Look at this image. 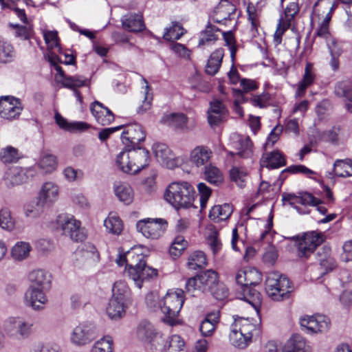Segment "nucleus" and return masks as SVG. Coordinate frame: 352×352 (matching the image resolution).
Masks as SVG:
<instances>
[{
  "label": "nucleus",
  "mask_w": 352,
  "mask_h": 352,
  "mask_svg": "<svg viewBox=\"0 0 352 352\" xmlns=\"http://www.w3.org/2000/svg\"><path fill=\"white\" fill-rule=\"evenodd\" d=\"M300 324L305 333L316 334L328 331L330 320L323 315L304 316L300 318Z\"/></svg>",
  "instance_id": "f8f14e48"
},
{
  "label": "nucleus",
  "mask_w": 352,
  "mask_h": 352,
  "mask_svg": "<svg viewBox=\"0 0 352 352\" xmlns=\"http://www.w3.org/2000/svg\"><path fill=\"white\" fill-rule=\"evenodd\" d=\"M260 324L259 318L258 321H254L253 319L249 318H234L229 335L232 344L239 349L246 348L252 342L253 337L259 335Z\"/></svg>",
  "instance_id": "f03ea898"
},
{
  "label": "nucleus",
  "mask_w": 352,
  "mask_h": 352,
  "mask_svg": "<svg viewBox=\"0 0 352 352\" xmlns=\"http://www.w3.org/2000/svg\"><path fill=\"white\" fill-rule=\"evenodd\" d=\"M299 12V6L297 2L289 3L285 8L283 14L279 19H283V22L291 25L292 20Z\"/></svg>",
  "instance_id": "052dcab7"
},
{
  "label": "nucleus",
  "mask_w": 352,
  "mask_h": 352,
  "mask_svg": "<svg viewBox=\"0 0 352 352\" xmlns=\"http://www.w3.org/2000/svg\"><path fill=\"white\" fill-rule=\"evenodd\" d=\"M197 189L200 196V207L201 210H204L206 208L207 202L212 195V190L202 182L198 184Z\"/></svg>",
  "instance_id": "69168bd1"
},
{
  "label": "nucleus",
  "mask_w": 352,
  "mask_h": 352,
  "mask_svg": "<svg viewBox=\"0 0 352 352\" xmlns=\"http://www.w3.org/2000/svg\"><path fill=\"white\" fill-rule=\"evenodd\" d=\"M232 213V208L230 204L214 206L210 210L208 217L214 222L219 223L230 218Z\"/></svg>",
  "instance_id": "c756f323"
},
{
  "label": "nucleus",
  "mask_w": 352,
  "mask_h": 352,
  "mask_svg": "<svg viewBox=\"0 0 352 352\" xmlns=\"http://www.w3.org/2000/svg\"><path fill=\"white\" fill-rule=\"evenodd\" d=\"M149 160V152L146 149L126 147L117 155L116 164L122 172L135 175L148 165Z\"/></svg>",
  "instance_id": "7ed1b4c3"
},
{
  "label": "nucleus",
  "mask_w": 352,
  "mask_h": 352,
  "mask_svg": "<svg viewBox=\"0 0 352 352\" xmlns=\"http://www.w3.org/2000/svg\"><path fill=\"white\" fill-rule=\"evenodd\" d=\"M90 111L96 122L101 125H108L114 120V115L111 111L98 101L91 104Z\"/></svg>",
  "instance_id": "b1692460"
},
{
  "label": "nucleus",
  "mask_w": 352,
  "mask_h": 352,
  "mask_svg": "<svg viewBox=\"0 0 352 352\" xmlns=\"http://www.w3.org/2000/svg\"><path fill=\"white\" fill-rule=\"evenodd\" d=\"M333 173L338 177L352 176V161L350 160H338L333 164Z\"/></svg>",
  "instance_id": "09e8293b"
},
{
  "label": "nucleus",
  "mask_w": 352,
  "mask_h": 352,
  "mask_svg": "<svg viewBox=\"0 0 352 352\" xmlns=\"http://www.w3.org/2000/svg\"><path fill=\"white\" fill-rule=\"evenodd\" d=\"M283 200L295 208L299 212L298 204L302 206H318L320 204L318 199L308 192H303L299 195L285 194L283 195Z\"/></svg>",
  "instance_id": "5701e85b"
},
{
  "label": "nucleus",
  "mask_w": 352,
  "mask_h": 352,
  "mask_svg": "<svg viewBox=\"0 0 352 352\" xmlns=\"http://www.w3.org/2000/svg\"><path fill=\"white\" fill-rule=\"evenodd\" d=\"M195 196L194 187L187 182L170 183L164 194L165 200L176 209L191 207Z\"/></svg>",
  "instance_id": "20e7f679"
},
{
  "label": "nucleus",
  "mask_w": 352,
  "mask_h": 352,
  "mask_svg": "<svg viewBox=\"0 0 352 352\" xmlns=\"http://www.w3.org/2000/svg\"><path fill=\"white\" fill-rule=\"evenodd\" d=\"M27 170L21 167H14L7 173L6 179L11 186H17L26 182L28 180Z\"/></svg>",
  "instance_id": "e433bc0d"
},
{
  "label": "nucleus",
  "mask_w": 352,
  "mask_h": 352,
  "mask_svg": "<svg viewBox=\"0 0 352 352\" xmlns=\"http://www.w3.org/2000/svg\"><path fill=\"white\" fill-rule=\"evenodd\" d=\"M25 25H12V26L16 30L15 34L17 37L27 40L33 33V27L30 22L25 23Z\"/></svg>",
  "instance_id": "0e129e2a"
},
{
  "label": "nucleus",
  "mask_w": 352,
  "mask_h": 352,
  "mask_svg": "<svg viewBox=\"0 0 352 352\" xmlns=\"http://www.w3.org/2000/svg\"><path fill=\"white\" fill-rule=\"evenodd\" d=\"M113 190L118 200L125 205H130L134 199V190L126 182L116 181L113 184Z\"/></svg>",
  "instance_id": "4be33fe9"
},
{
  "label": "nucleus",
  "mask_w": 352,
  "mask_h": 352,
  "mask_svg": "<svg viewBox=\"0 0 352 352\" xmlns=\"http://www.w3.org/2000/svg\"><path fill=\"white\" fill-rule=\"evenodd\" d=\"M204 179L211 184L219 186L223 182V175L215 165L210 163L204 168Z\"/></svg>",
  "instance_id": "473e14b6"
},
{
  "label": "nucleus",
  "mask_w": 352,
  "mask_h": 352,
  "mask_svg": "<svg viewBox=\"0 0 352 352\" xmlns=\"http://www.w3.org/2000/svg\"><path fill=\"white\" fill-rule=\"evenodd\" d=\"M231 144L237 152L236 154L243 158L251 157L253 153L252 143L248 136L234 133L230 136Z\"/></svg>",
  "instance_id": "aec40b11"
},
{
  "label": "nucleus",
  "mask_w": 352,
  "mask_h": 352,
  "mask_svg": "<svg viewBox=\"0 0 352 352\" xmlns=\"http://www.w3.org/2000/svg\"><path fill=\"white\" fill-rule=\"evenodd\" d=\"M329 248L324 247L321 251H318V256L321 267V274H324L333 270L336 263L334 258L331 256Z\"/></svg>",
  "instance_id": "7c9ffc66"
},
{
  "label": "nucleus",
  "mask_w": 352,
  "mask_h": 352,
  "mask_svg": "<svg viewBox=\"0 0 352 352\" xmlns=\"http://www.w3.org/2000/svg\"><path fill=\"white\" fill-rule=\"evenodd\" d=\"M335 93L336 95L351 100L352 96V85L349 81L339 82L335 87Z\"/></svg>",
  "instance_id": "338daca9"
},
{
  "label": "nucleus",
  "mask_w": 352,
  "mask_h": 352,
  "mask_svg": "<svg viewBox=\"0 0 352 352\" xmlns=\"http://www.w3.org/2000/svg\"><path fill=\"white\" fill-rule=\"evenodd\" d=\"M185 300L184 292L181 289H168L162 298V321L171 327L182 323L179 312Z\"/></svg>",
  "instance_id": "39448f33"
},
{
  "label": "nucleus",
  "mask_w": 352,
  "mask_h": 352,
  "mask_svg": "<svg viewBox=\"0 0 352 352\" xmlns=\"http://www.w3.org/2000/svg\"><path fill=\"white\" fill-rule=\"evenodd\" d=\"M125 301L111 297L106 309L109 317L114 320L121 318L125 313Z\"/></svg>",
  "instance_id": "72a5a7b5"
},
{
  "label": "nucleus",
  "mask_w": 352,
  "mask_h": 352,
  "mask_svg": "<svg viewBox=\"0 0 352 352\" xmlns=\"http://www.w3.org/2000/svg\"><path fill=\"white\" fill-rule=\"evenodd\" d=\"M14 57V51L12 45L0 37V61L4 63L11 62Z\"/></svg>",
  "instance_id": "864d4df0"
},
{
  "label": "nucleus",
  "mask_w": 352,
  "mask_h": 352,
  "mask_svg": "<svg viewBox=\"0 0 352 352\" xmlns=\"http://www.w3.org/2000/svg\"><path fill=\"white\" fill-rule=\"evenodd\" d=\"M0 227L6 230L11 231L15 227V221L8 209L0 210Z\"/></svg>",
  "instance_id": "680f3d73"
},
{
  "label": "nucleus",
  "mask_w": 352,
  "mask_h": 352,
  "mask_svg": "<svg viewBox=\"0 0 352 352\" xmlns=\"http://www.w3.org/2000/svg\"><path fill=\"white\" fill-rule=\"evenodd\" d=\"M126 274L138 288L144 281L157 277L158 273L155 268L146 265L145 255L140 247H135L127 252Z\"/></svg>",
  "instance_id": "f257e3e1"
},
{
  "label": "nucleus",
  "mask_w": 352,
  "mask_h": 352,
  "mask_svg": "<svg viewBox=\"0 0 352 352\" xmlns=\"http://www.w3.org/2000/svg\"><path fill=\"white\" fill-rule=\"evenodd\" d=\"M230 179L234 182L239 187H245L248 175L245 168L242 167H233L230 170Z\"/></svg>",
  "instance_id": "3c124183"
},
{
  "label": "nucleus",
  "mask_w": 352,
  "mask_h": 352,
  "mask_svg": "<svg viewBox=\"0 0 352 352\" xmlns=\"http://www.w3.org/2000/svg\"><path fill=\"white\" fill-rule=\"evenodd\" d=\"M162 123L176 129H184L186 126L188 118L182 113H173L164 115Z\"/></svg>",
  "instance_id": "4c0bfd02"
},
{
  "label": "nucleus",
  "mask_w": 352,
  "mask_h": 352,
  "mask_svg": "<svg viewBox=\"0 0 352 352\" xmlns=\"http://www.w3.org/2000/svg\"><path fill=\"white\" fill-rule=\"evenodd\" d=\"M19 158L18 150L12 146H8L0 152V160L4 164L16 162Z\"/></svg>",
  "instance_id": "13d9d810"
},
{
  "label": "nucleus",
  "mask_w": 352,
  "mask_h": 352,
  "mask_svg": "<svg viewBox=\"0 0 352 352\" xmlns=\"http://www.w3.org/2000/svg\"><path fill=\"white\" fill-rule=\"evenodd\" d=\"M243 292L244 300L250 304L255 309L256 314H258L262 301L261 294L250 286L243 288Z\"/></svg>",
  "instance_id": "37998d69"
},
{
  "label": "nucleus",
  "mask_w": 352,
  "mask_h": 352,
  "mask_svg": "<svg viewBox=\"0 0 352 352\" xmlns=\"http://www.w3.org/2000/svg\"><path fill=\"white\" fill-rule=\"evenodd\" d=\"M23 109V106L19 98L5 96L0 97V116L8 120L17 119Z\"/></svg>",
  "instance_id": "4468645a"
},
{
  "label": "nucleus",
  "mask_w": 352,
  "mask_h": 352,
  "mask_svg": "<svg viewBox=\"0 0 352 352\" xmlns=\"http://www.w3.org/2000/svg\"><path fill=\"white\" fill-rule=\"evenodd\" d=\"M281 352H311V348L302 336L294 334L285 343Z\"/></svg>",
  "instance_id": "bb28decb"
},
{
  "label": "nucleus",
  "mask_w": 352,
  "mask_h": 352,
  "mask_svg": "<svg viewBox=\"0 0 352 352\" xmlns=\"http://www.w3.org/2000/svg\"><path fill=\"white\" fill-rule=\"evenodd\" d=\"M90 352H113V340L110 336H104L91 346Z\"/></svg>",
  "instance_id": "8fccbe9b"
},
{
  "label": "nucleus",
  "mask_w": 352,
  "mask_h": 352,
  "mask_svg": "<svg viewBox=\"0 0 352 352\" xmlns=\"http://www.w3.org/2000/svg\"><path fill=\"white\" fill-rule=\"evenodd\" d=\"M58 186L53 182H46L41 187L38 199L40 204L51 206L58 200Z\"/></svg>",
  "instance_id": "412c9836"
},
{
  "label": "nucleus",
  "mask_w": 352,
  "mask_h": 352,
  "mask_svg": "<svg viewBox=\"0 0 352 352\" xmlns=\"http://www.w3.org/2000/svg\"><path fill=\"white\" fill-rule=\"evenodd\" d=\"M219 311H216L208 314L201 323L199 329L204 336H210L219 320Z\"/></svg>",
  "instance_id": "2f4dec72"
},
{
  "label": "nucleus",
  "mask_w": 352,
  "mask_h": 352,
  "mask_svg": "<svg viewBox=\"0 0 352 352\" xmlns=\"http://www.w3.org/2000/svg\"><path fill=\"white\" fill-rule=\"evenodd\" d=\"M329 52L331 54V59L329 65L333 71H337L339 69V56L341 54V50L337 47V43L335 41L332 42V45L329 46Z\"/></svg>",
  "instance_id": "e2e57ef3"
},
{
  "label": "nucleus",
  "mask_w": 352,
  "mask_h": 352,
  "mask_svg": "<svg viewBox=\"0 0 352 352\" xmlns=\"http://www.w3.org/2000/svg\"><path fill=\"white\" fill-rule=\"evenodd\" d=\"M29 287L49 290L51 287V275L46 271L41 269L34 270L28 275Z\"/></svg>",
  "instance_id": "a878e982"
},
{
  "label": "nucleus",
  "mask_w": 352,
  "mask_h": 352,
  "mask_svg": "<svg viewBox=\"0 0 352 352\" xmlns=\"http://www.w3.org/2000/svg\"><path fill=\"white\" fill-rule=\"evenodd\" d=\"M168 352H186V345L184 339L173 335L169 338L168 345H165Z\"/></svg>",
  "instance_id": "5fc2aeb1"
},
{
  "label": "nucleus",
  "mask_w": 352,
  "mask_h": 352,
  "mask_svg": "<svg viewBox=\"0 0 352 352\" xmlns=\"http://www.w3.org/2000/svg\"><path fill=\"white\" fill-rule=\"evenodd\" d=\"M219 29L212 25H208L206 29L201 33L198 46L211 45L218 39L217 32Z\"/></svg>",
  "instance_id": "49530a36"
},
{
  "label": "nucleus",
  "mask_w": 352,
  "mask_h": 352,
  "mask_svg": "<svg viewBox=\"0 0 352 352\" xmlns=\"http://www.w3.org/2000/svg\"><path fill=\"white\" fill-rule=\"evenodd\" d=\"M186 265L192 270L204 267L207 265L206 256L202 251H195L189 255Z\"/></svg>",
  "instance_id": "c03bdc74"
},
{
  "label": "nucleus",
  "mask_w": 352,
  "mask_h": 352,
  "mask_svg": "<svg viewBox=\"0 0 352 352\" xmlns=\"http://www.w3.org/2000/svg\"><path fill=\"white\" fill-rule=\"evenodd\" d=\"M58 165L56 156L52 154L43 155L38 162V166L44 173H51L54 171Z\"/></svg>",
  "instance_id": "de8ad7c7"
},
{
  "label": "nucleus",
  "mask_w": 352,
  "mask_h": 352,
  "mask_svg": "<svg viewBox=\"0 0 352 352\" xmlns=\"http://www.w3.org/2000/svg\"><path fill=\"white\" fill-rule=\"evenodd\" d=\"M60 82L64 87L76 90L77 88L87 85V79L80 76H68L61 80Z\"/></svg>",
  "instance_id": "6e6d98bb"
},
{
  "label": "nucleus",
  "mask_w": 352,
  "mask_h": 352,
  "mask_svg": "<svg viewBox=\"0 0 352 352\" xmlns=\"http://www.w3.org/2000/svg\"><path fill=\"white\" fill-rule=\"evenodd\" d=\"M45 42L49 50L57 49L60 50L58 32L53 30H43Z\"/></svg>",
  "instance_id": "4d7b16f0"
},
{
  "label": "nucleus",
  "mask_w": 352,
  "mask_h": 352,
  "mask_svg": "<svg viewBox=\"0 0 352 352\" xmlns=\"http://www.w3.org/2000/svg\"><path fill=\"white\" fill-rule=\"evenodd\" d=\"M56 224L58 229L74 241H82L86 237L80 221L71 214H59L56 218Z\"/></svg>",
  "instance_id": "1a4fd4ad"
},
{
  "label": "nucleus",
  "mask_w": 352,
  "mask_h": 352,
  "mask_svg": "<svg viewBox=\"0 0 352 352\" xmlns=\"http://www.w3.org/2000/svg\"><path fill=\"white\" fill-rule=\"evenodd\" d=\"M186 32V30L181 23L173 21L169 28L164 29L163 38L167 41L179 40Z\"/></svg>",
  "instance_id": "a18cd8bd"
},
{
  "label": "nucleus",
  "mask_w": 352,
  "mask_h": 352,
  "mask_svg": "<svg viewBox=\"0 0 352 352\" xmlns=\"http://www.w3.org/2000/svg\"><path fill=\"white\" fill-rule=\"evenodd\" d=\"M32 324L20 317H9L3 323L2 329L5 335L14 340L27 338L32 332Z\"/></svg>",
  "instance_id": "0eeeda50"
},
{
  "label": "nucleus",
  "mask_w": 352,
  "mask_h": 352,
  "mask_svg": "<svg viewBox=\"0 0 352 352\" xmlns=\"http://www.w3.org/2000/svg\"><path fill=\"white\" fill-rule=\"evenodd\" d=\"M227 113V109L223 102L214 99L210 103L208 110V122L210 126L219 125L223 120V116Z\"/></svg>",
  "instance_id": "393cba45"
},
{
  "label": "nucleus",
  "mask_w": 352,
  "mask_h": 352,
  "mask_svg": "<svg viewBox=\"0 0 352 352\" xmlns=\"http://www.w3.org/2000/svg\"><path fill=\"white\" fill-rule=\"evenodd\" d=\"M265 291L273 300L288 298L292 291L289 280L277 272H269L265 280Z\"/></svg>",
  "instance_id": "423d86ee"
},
{
  "label": "nucleus",
  "mask_w": 352,
  "mask_h": 352,
  "mask_svg": "<svg viewBox=\"0 0 352 352\" xmlns=\"http://www.w3.org/2000/svg\"><path fill=\"white\" fill-rule=\"evenodd\" d=\"M73 263L78 268H86L95 265L99 261V254L94 246L87 245L77 250L73 255Z\"/></svg>",
  "instance_id": "dca6fc26"
},
{
  "label": "nucleus",
  "mask_w": 352,
  "mask_h": 352,
  "mask_svg": "<svg viewBox=\"0 0 352 352\" xmlns=\"http://www.w3.org/2000/svg\"><path fill=\"white\" fill-rule=\"evenodd\" d=\"M97 336L96 328L89 322H83L74 327L70 334V342L76 346H83L92 342Z\"/></svg>",
  "instance_id": "9d476101"
},
{
  "label": "nucleus",
  "mask_w": 352,
  "mask_h": 352,
  "mask_svg": "<svg viewBox=\"0 0 352 352\" xmlns=\"http://www.w3.org/2000/svg\"><path fill=\"white\" fill-rule=\"evenodd\" d=\"M223 56L224 50L222 48H219L212 53L206 66V72L208 74L214 76L217 74L221 67Z\"/></svg>",
  "instance_id": "c9c22d12"
},
{
  "label": "nucleus",
  "mask_w": 352,
  "mask_h": 352,
  "mask_svg": "<svg viewBox=\"0 0 352 352\" xmlns=\"http://www.w3.org/2000/svg\"><path fill=\"white\" fill-rule=\"evenodd\" d=\"M324 241L323 235L314 231L305 233L298 243V255L308 257Z\"/></svg>",
  "instance_id": "f3484780"
},
{
  "label": "nucleus",
  "mask_w": 352,
  "mask_h": 352,
  "mask_svg": "<svg viewBox=\"0 0 352 352\" xmlns=\"http://www.w3.org/2000/svg\"><path fill=\"white\" fill-rule=\"evenodd\" d=\"M218 282V274L215 271L208 270L190 278L186 283V289L187 292L195 296L197 292L210 291Z\"/></svg>",
  "instance_id": "6e6552de"
},
{
  "label": "nucleus",
  "mask_w": 352,
  "mask_h": 352,
  "mask_svg": "<svg viewBox=\"0 0 352 352\" xmlns=\"http://www.w3.org/2000/svg\"><path fill=\"white\" fill-rule=\"evenodd\" d=\"M47 291L34 287H28L24 296L25 305L35 311L43 309L48 302L46 295Z\"/></svg>",
  "instance_id": "a211bd4d"
},
{
  "label": "nucleus",
  "mask_w": 352,
  "mask_h": 352,
  "mask_svg": "<svg viewBox=\"0 0 352 352\" xmlns=\"http://www.w3.org/2000/svg\"><path fill=\"white\" fill-rule=\"evenodd\" d=\"M121 140L125 147L136 148L135 146L145 140L146 132L142 125L138 123H131L125 126Z\"/></svg>",
  "instance_id": "ddd939ff"
},
{
  "label": "nucleus",
  "mask_w": 352,
  "mask_h": 352,
  "mask_svg": "<svg viewBox=\"0 0 352 352\" xmlns=\"http://www.w3.org/2000/svg\"><path fill=\"white\" fill-rule=\"evenodd\" d=\"M143 85L142 87L141 94L143 95V100L141 105L137 109V112L142 114L150 109L153 101V93L148 81L144 78H142Z\"/></svg>",
  "instance_id": "ea45409f"
},
{
  "label": "nucleus",
  "mask_w": 352,
  "mask_h": 352,
  "mask_svg": "<svg viewBox=\"0 0 352 352\" xmlns=\"http://www.w3.org/2000/svg\"><path fill=\"white\" fill-rule=\"evenodd\" d=\"M31 250L32 247L28 242L19 241L11 248V257L14 261H22L29 257Z\"/></svg>",
  "instance_id": "f704fd0d"
},
{
  "label": "nucleus",
  "mask_w": 352,
  "mask_h": 352,
  "mask_svg": "<svg viewBox=\"0 0 352 352\" xmlns=\"http://www.w3.org/2000/svg\"><path fill=\"white\" fill-rule=\"evenodd\" d=\"M271 96L270 94L263 92L258 95H254L250 98V102L254 107L265 108L270 104Z\"/></svg>",
  "instance_id": "774afa93"
},
{
  "label": "nucleus",
  "mask_w": 352,
  "mask_h": 352,
  "mask_svg": "<svg viewBox=\"0 0 352 352\" xmlns=\"http://www.w3.org/2000/svg\"><path fill=\"white\" fill-rule=\"evenodd\" d=\"M152 149L157 160L169 169H174L182 164L183 160L176 157L165 144L155 143Z\"/></svg>",
  "instance_id": "2eb2a0df"
},
{
  "label": "nucleus",
  "mask_w": 352,
  "mask_h": 352,
  "mask_svg": "<svg viewBox=\"0 0 352 352\" xmlns=\"http://www.w3.org/2000/svg\"><path fill=\"white\" fill-rule=\"evenodd\" d=\"M167 224L164 219H147L139 221L136 227L145 237L157 239L164 234Z\"/></svg>",
  "instance_id": "9b49d317"
},
{
  "label": "nucleus",
  "mask_w": 352,
  "mask_h": 352,
  "mask_svg": "<svg viewBox=\"0 0 352 352\" xmlns=\"http://www.w3.org/2000/svg\"><path fill=\"white\" fill-rule=\"evenodd\" d=\"M146 305L151 311L162 312V298L160 297L157 292H150L146 296Z\"/></svg>",
  "instance_id": "bf43d9fd"
},
{
  "label": "nucleus",
  "mask_w": 352,
  "mask_h": 352,
  "mask_svg": "<svg viewBox=\"0 0 352 352\" xmlns=\"http://www.w3.org/2000/svg\"><path fill=\"white\" fill-rule=\"evenodd\" d=\"M121 21L123 28L129 32H138L145 28L143 17L140 14H126L122 17Z\"/></svg>",
  "instance_id": "cd10ccee"
},
{
  "label": "nucleus",
  "mask_w": 352,
  "mask_h": 352,
  "mask_svg": "<svg viewBox=\"0 0 352 352\" xmlns=\"http://www.w3.org/2000/svg\"><path fill=\"white\" fill-rule=\"evenodd\" d=\"M261 168H278L285 165V160L279 151H273L264 154L261 159Z\"/></svg>",
  "instance_id": "c85d7f7f"
},
{
  "label": "nucleus",
  "mask_w": 352,
  "mask_h": 352,
  "mask_svg": "<svg viewBox=\"0 0 352 352\" xmlns=\"http://www.w3.org/2000/svg\"><path fill=\"white\" fill-rule=\"evenodd\" d=\"M130 296V290L124 281L119 280L114 283L112 288V298L126 301Z\"/></svg>",
  "instance_id": "603ef678"
},
{
  "label": "nucleus",
  "mask_w": 352,
  "mask_h": 352,
  "mask_svg": "<svg viewBox=\"0 0 352 352\" xmlns=\"http://www.w3.org/2000/svg\"><path fill=\"white\" fill-rule=\"evenodd\" d=\"M55 119L57 124L61 128L70 132L83 131L89 128V125L84 122H68L66 119L60 114L55 115Z\"/></svg>",
  "instance_id": "58836bf2"
},
{
  "label": "nucleus",
  "mask_w": 352,
  "mask_h": 352,
  "mask_svg": "<svg viewBox=\"0 0 352 352\" xmlns=\"http://www.w3.org/2000/svg\"><path fill=\"white\" fill-rule=\"evenodd\" d=\"M104 226L109 233L119 235L123 230L120 218L115 213H109L104 221Z\"/></svg>",
  "instance_id": "79ce46f5"
},
{
  "label": "nucleus",
  "mask_w": 352,
  "mask_h": 352,
  "mask_svg": "<svg viewBox=\"0 0 352 352\" xmlns=\"http://www.w3.org/2000/svg\"><path fill=\"white\" fill-rule=\"evenodd\" d=\"M136 335L139 340L144 342H151L156 336L157 333L149 322L144 321L139 324L137 328Z\"/></svg>",
  "instance_id": "a19ab883"
},
{
  "label": "nucleus",
  "mask_w": 352,
  "mask_h": 352,
  "mask_svg": "<svg viewBox=\"0 0 352 352\" xmlns=\"http://www.w3.org/2000/svg\"><path fill=\"white\" fill-rule=\"evenodd\" d=\"M213 155L212 150L206 146H197L190 153L189 162L195 167L204 168Z\"/></svg>",
  "instance_id": "6ab92c4d"
}]
</instances>
